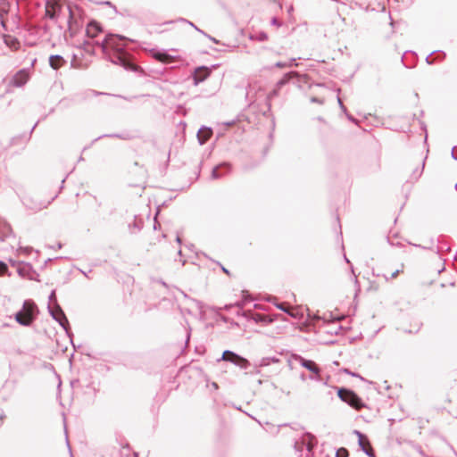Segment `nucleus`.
<instances>
[{
    "label": "nucleus",
    "mask_w": 457,
    "mask_h": 457,
    "mask_svg": "<svg viewBox=\"0 0 457 457\" xmlns=\"http://www.w3.org/2000/svg\"><path fill=\"white\" fill-rule=\"evenodd\" d=\"M12 234V228L9 224L0 220V241H4Z\"/></svg>",
    "instance_id": "a211bd4d"
},
{
    "label": "nucleus",
    "mask_w": 457,
    "mask_h": 457,
    "mask_svg": "<svg viewBox=\"0 0 457 457\" xmlns=\"http://www.w3.org/2000/svg\"><path fill=\"white\" fill-rule=\"evenodd\" d=\"M66 63L62 56L59 54H53L49 57V65L54 70H58Z\"/></svg>",
    "instance_id": "dca6fc26"
},
{
    "label": "nucleus",
    "mask_w": 457,
    "mask_h": 457,
    "mask_svg": "<svg viewBox=\"0 0 457 457\" xmlns=\"http://www.w3.org/2000/svg\"><path fill=\"white\" fill-rule=\"evenodd\" d=\"M271 23H272L273 25H277V24H278V21H277V19H276V18H273V19H272V21H271Z\"/></svg>",
    "instance_id": "e433bc0d"
},
{
    "label": "nucleus",
    "mask_w": 457,
    "mask_h": 457,
    "mask_svg": "<svg viewBox=\"0 0 457 457\" xmlns=\"http://www.w3.org/2000/svg\"><path fill=\"white\" fill-rule=\"evenodd\" d=\"M55 248L57 249H61L62 248V244L61 243H58L57 245H55Z\"/></svg>",
    "instance_id": "ea45409f"
},
{
    "label": "nucleus",
    "mask_w": 457,
    "mask_h": 457,
    "mask_svg": "<svg viewBox=\"0 0 457 457\" xmlns=\"http://www.w3.org/2000/svg\"><path fill=\"white\" fill-rule=\"evenodd\" d=\"M46 15L52 20L55 17L54 12H50L48 10H46Z\"/></svg>",
    "instance_id": "2f4dec72"
},
{
    "label": "nucleus",
    "mask_w": 457,
    "mask_h": 457,
    "mask_svg": "<svg viewBox=\"0 0 457 457\" xmlns=\"http://www.w3.org/2000/svg\"><path fill=\"white\" fill-rule=\"evenodd\" d=\"M38 309L31 300H26L22 308L15 314V320L21 326L29 327L37 318Z\"/></svg>",
    "instance_id": "f03ea898"
},
{
    "label": "nucleus",
    "mask_w": 457,
    "mask_h": 457,
    "mask_svg": "<svg viewBox=\"0 0 457 457\" xmlns=\"http://www.w3.org/2000/svg\"><path fill=\"white\" fill-rule=\"evenodd\" d=\"M148 52L153 58L162 63H170L176 59L174 56L169 54L166 51H160L153 48L148 50Z\"/></svg>",
    "instance_id": "9d476101"
},
{
    "label": "nucleus",
    "mask_w": 457,
    "mask_h": 457,
    "mask_svg": "<svg viewBox=\"0 0 457 457\" xmlns=\"http://www.w3.org/2000/svg\"><path fill=\"white\" fill-rule=\"evenodd\" d=\"M179 21L187 23V24H189L191 27H193L195 30H197L198 32H200V33H202V34H204V35H206V34H205L202 29H200L199 28H197V27H196L193 22H191V21H187V20H186V19H184V18H180V19L179 20Z\"/></svg>",
    "instance_id": "a878e982"
},
{
    "label": "nucleus",
    "mask_w": 457,
    "mask_h": 457,
    "mask_svg": "<svg viewBox=\"0 0 457 457\" xmlns=\"http://www.w3.org/2000/svg\"><path fill=\"white\" fill-rule=\"evenodd\" d=\"M435 53H438V51H434V52L430 53V54L426 57V62H427V63H428V64H432V63H434L435 59H432V58H431V55H432L433 54H435ZM439 55H440V58H441V59H443V58L445 57V54L444 53H442V52H439Z\"/></svg>",
    "instance_id": "b1692460"
},
{
    "label": "nucleus",
    "mask_w": 457,
    "mask_h": 457,
    "mask_svg": "<svg viewBox=\"0 0 457 457\" xmlns=\"http://www.w3.org/2000/svg\"><path fill=\"white\" fill-rule=\"evenodd\" d=\"M251 38L262 42L268 39V35L265 32H258L252 36Z\"/></svg>",
    "instance_id": "4be33fe9"
},
{
    "label": "nucleus",
    "mask_w": 457,
    "mask_h": 457,
    "mask_svg": "<svg viewBox=\"0 0 457 457\" xmlns=\"http://www.w3.org/2000/svg\"><path fill=\"white\" fill-rule=\"evenodd\" d=\"M212 386V387H213V388H215V389H218V387H219V386H218V384H217V383H215V382H213Z\"/></svg>",
    "instance_id": "4c0bfd02"
},
{
    "label": "nucleus",
    "mask_w": 457,
    "mask_h": 457,
    "mask_svg": "<svg viewBox=\"0 0 457 457\" xmlns=\"http://www.w3.org/2000/svg\"><path fill=\"white\" fill-rule=\"evenodd\" d=\"M452 157H453L454 160H456V161H457V156H456V155H455V154H454V148H453V150H452Z\"/></svg>",
    "instance_id": "c9c22d12"
},
{
    "label": "nucleus",
    "mask_w": 457,
    "mask_h": 457,
    "mask_svg": "<svg viewBox=\"0 0 457 457\" xmlns=\"http://www.w3.org/2000/svg\"><path fill=\"white\" fill-rule=\"evenodd\" d=\"M348 451L345 448H340L336 453V457H347Z\"/></svg>",
    "instance_id": "bb28decb"
},
{
    "label": "nucleus",
    "mask_w": 457,
    "mask_h": 457,
    "mask_svg": "<svg viewBox=\"0 0 457 457\" xmlns=\"http://www.w3.org/2000/svg\"><path fill=\"white\" fill-rule=\"evenodd\" d=\"M4 42L8 47L13 50H17L20 47L19 40L12 36L4 35Z\"/></svg>",
    "instance_id": "6ab92c4d"
},
{
    "label": "nucleus",
    "mask_w": 457,
    "mask_h": 457,
    "mask_svg": "<svg viewBox=\"0 0 457 457\" xmlns=\"http://www.w3.org/2000/svg\"><path fill=\"white\" fill-rule=\"evenodd\" d=\"M403 264H402V265H401V269H398V270H395V271L391 274L390 278L386 277V280H389L390 278H395L399 275V273L403 271Z\"/></svg>",
    "instance_id": "cd10ccee"
},
{
    "label": "nucleus",
    "mask_w": 457,
    "mask_h": 457,
    "mask_svg": "<svg viewBox=\"0 0 457 457\" xmlns=\"http://www.w3.org/2000/svg\"><path fill=\"white\" fill-rule=\"evenodd\" d=\"M295 359L300 363L301 366L311 371L314 376H310V379L320 381V369L319 366L311 360H306L300 355H295Z\"/></svg>",
    "instance_id": "423d86ee"
},
{
    "label": "nucleus",
    "mask_w": 457,
    "mask_h": 457,
    "mask_svg": "<svg viewBox=\"0 0 457 457\" xmlns=\"http://www.w3.org/2000/svg\"><path fill=\"white\" fill-rule=\"evenodd\" d=\"M210 37L211 40L216 42V40L213 37Z\"/></svg>",
    "instance_id": "49530a36"
},
{
    "label": "nucleus",
    "mask_w": 457,
    "mask_h": 457,
    "mask_svg": "<svg viewBox=\"0 0 457 457\" xmlns=\"http://www.w3.org/2000/svg\"><path fill=\"white\" fill-rule=\"evenodd\" d=\"M230 171V164L228 162H223L214 167L212 171V178L214 179L221 178L224 174Z\"/></svg>",
    "instance_id": "4468645a"
},
{
    "label": "nucleus",
    "mask_w": 457,
    "mask_h": 457,
    "mask_svg": "<svg viewBox=\"0 0 457 457\" xmlns=\"http://www.w3.org/2000/svg\"><path fill=\"white\" fill-rule=\"evenodd\" d=\"M316 443L315 436L310 433H306L302 436L301 440L295 443V447L297 451L306 449L308 453H311Z\"/></svg>",
    "instance_id": "0eeeda50"
},
{
    "label": "nucleus",
    "mask_w": 457,
    "mask_h": 457,
    "mask_svg": "<svg viewBox=\"0 0 457 457\" xmlns=\"http://www.w3.org/2000/svg\"><path fill=\"white\" fill-rule=\"evenodd\" d=\"M8 270L7 265L0 261V275L5 273V271Z\"/></svg>",
    "instance_id": "c756f323"
},
{
    "label": "nucleus",
    "mask_w": 457,
    "mask_h": 457,
    "mask_svg": "<svg viewBox=\"0 0 457 457\" xmlns=\"http://www.w3.org/2000/svg\"><path fill=\"white\" fill-rule=\"evenodd\" d=\"M337 100H338V104H339V106L341 107V109H342L344 112H345V111H346V109H345V105L343 104V103H342V101H341L340 97H338V98H337Z\"/></svg>",
    "instance_id": "72a5a7b5"
},
{
    "label": "nucleus",
    "mask_w": 457,
    "mask_h": 457,
    "mask_svg": "<svg viewBox=\"0 0 457 457\" xmlns=\"http://www.w3.org/2000/svg\"><path fill=\"white\" fill-rule=\"evenodd\" d=\"M4 14H7V10L4 7V8L0 9V22H1V26L3 27V29L4 30H6L7 29H6L5 21L4 20Z\"/></svg>",
    "instance_id": "5701e85b"
},
{
    "label": "nucleus",
    "mask_w": 457,
    "mask_h": 457,
    "mask_svg": "<svg viewBox=\"0 0 457 457\" xmlns=\"http://www.w3.org/2000/svg\"><path fill=\"white\" fill-rule=\"evenodd\" d=\"M185 305L187 308L189 313H196L198 312L200 316H204V303L198 300L189 298L187 295H185Z\"/></svg>",
    "instance_id": "6e6552de"
},
{
    "label": "nucleus",
    "mask_w": 457,
    "mask_h": 457,
    "mask_svg": "<svg viewBox=\"0 0 457 457\" xmlns=\"http://www.w3.org/2000/svg\"><path fill=\"white\" fill-rule=\"evenodd\" d=\"M102 31V28L98 22L92 21L87 24V36L89 37H96Z\"/></svg>",
    "instance_id": "2eb2a0df"
},
{
    "label": "nucleus",
    "mask_w": 457,
    "mask_h": 457,
    "mask_svg": "<svg viewBox=\"0 0 457 457\" xmlns=\"http://www.w3.org/2000/svg\"><path fill=\"white\" fill-rule=\"evenodd\" d=\"M258 316L260 317V320H262V321L266 320V317H262V316H261V315H258Z\"/></svg>",
    "instance_id": "79ce46f5"
},
{
    "label": "nucleus",
    "mask_w": 457,
    "mask_h": 457,
    "mask_svg": "<svg viewBox=\"0 0 457 457\" xmlns=\"http://www.w3.org/2000/svg\"><path fill=\"white\" fill-rule=\"evenodd\" d=\"M81 272L83 273V275L87 278H90V277L88 276V273L85 272V271H82Z\"/></svg>",
    "instance_id": "58836bf2"
},
{
    "label": "nucleus",
    "mask_w": 457,
    "mask_h": 457,
    "mask_svg": "<svg viewBox=\"0 0 457 457\" xmlns=\"http://www.w3.org/2000/svg\"><path fill=\"white\" fill-rule=\"evenodd\" d=\"M212 134V131L210 128H201L197 133V138L200 145H204L211 137Z\"/></svg>",
    "instance_id": "f3484780"
},
{
    "label": "nucleus",
    "mask_w": 457,
    "mask_h": 457,
    "mask_svg": "<svg viewBox=\"0 0 457 457\" xmlns=\"http://www.w3.org/2000/svg\"><path fill=\"white\" fill-rule=\"evenodd\" d=\"M25 205L28 207V208H30L34 211H38V210H41L43 208H46L47 205L50 204V202H47V203H40L39 204L37 205H32L29 203V200L28 199H25V202H24Z\"/></svg>",
    "instance_id": "412c9836"
},
{
    "label": "nucleus",
    "mask_w": 457,
    "mask_h": 457,
    "mask_svg": "<svg viewBox=\"0 0 457 457\" xmlns=\"http://www.w3.org/2000/svg\"><path fill=\"white\" fill-rule=\"evenodd\" d=\"M311 101L312 103H317V104H323V101L321 99H320L318 97H315V96L312 97Z\"/></svg>",
    "instance_id": "7c9ffc66"
},
{
    "label": "nucleus",
    "mask_w": 457,
    "mask_h": 457,
    "mask_svg": "<svg viewBox=\"0 0 457 457\" xmlns=\"http://www.w3.org/2000/svg\"><path fill=\"white\" fill-rule=\"evenodd\" d=\"M125 37L109 34L103 42L97 43L101 47L105 57L116 65H120L126 70H136L137 67L130 62L128 53L124 50L125 46L120 44L125 40Z\"/></svg>",
    "instance_id": "f257e3e1"
},
{
    "label": "nucleus",
    "mask_w": 457,
    "mask_h": 457,
    "mask_svg": "<svg viewBox=\"0 0 457 457\" xmlns=\"http://www.w3.org/2000/svg\"><path fill=\"white\" fill-rule=\"evenodd\" d=\"M29 79V72L26 69L20 70L12 77V83L16 87L24 86Z\"/></svg>",
    "instance_id": "9b49d317"
},
{
    "label": "nucleus",
    "mask_w": 457,
    "mask_h": 457,
    "mask_svg": "<svg viewBox=\"0 0 457 457\" xmlns=\"http://www.w3.org/2000/svg\"><path fill=\"white\" fill-rule=\"evenodd\" d=\"M276 307L281 311H283L284 312H287V314H289L291 317H295V314L293 313L292 312L289 311V309L286 308L285 307V303H276L275 304Z\"/></svg>",
    "instance_id": "393cba45"
},
{
    "label": "nucleus",
    "mask_w": 457,
    "mask_h": 457,
    "mask_svg": "<svg viewBox=\"0 0 457 457\" xmlns=\"http://www.w3.org/2000/svg\"><path fill=\"white\" fill-rule=\"evenodd\" d=\"M177 242H178L179 244H180V243H181V239H180V237H177Z\"/></svg>",
    "instance_id": "c03bdc74"
},
{
    "label": "nucleus",
    "mask_w": 457,
    "mask_h": 457,
    "mask_svg": "<svg viewBox=\"0 0 457 457\" xmlns=\"http://www.w3.org/2000/svg\"><path fill=\"white\" fill-rule=\"evenodd\" d=\"M20 250L24 252L26 254H28L32 251V248L31 247H24V248H21Z\"/></svg>",
    "instance_id": "473e14b6"
},
{
    "label": "nucleus",
    "mask_w": 457,
    "mask_h": 457,
    "mask_svg": "<svg viewBox=\"0 0 457 457\" xmlns=\"http://www.w3.org/2000/svg\"><path fill=\"white\" fill-rule=\"evenodd\" d=\"M354 434L358 436V444L361 449L369 456L375 457L373 449L370 444L368 437L358 430H354Z\"/></svg>",
    "instance_id": "1a4fd4ad"
},
{
    "label": "nucleus",
    "mask_w": 457,
    "mask_h": 457,
    "mask_svg": "<svg viewBox=\"0 0 457 457\" xmlns=\"http://www.w3.org/2000/svg\"><path fill=\"white\" fill-rule=\"evenodd\" d=\"M345 372L351 374L352 376L353 377H357L358 375H356L355 373H352V372H349L347 370H345Z\"/></svg>",
    "instance_id": "37998d69"
},
{
    "label": "nucleus",
    "mask_w": 457,
    "mask_h": 457,
    "mask_svg": "<svg viewBox=\"0 0 457 457\" xmlns=\"http://www.w3.org/2000/svg\"><path fill=\"white\" fill-rule=\"evenodd\" d=\"M222 270H223L225 273H228V271L227 270V269H225L224 267L222 268Z\"/></svg>",
    "instance_id": "a18cd8bd"
},
{
    "label": "nucleus",
    "mask_w": 457,
    "mask_h": 457,
    "mask_svg": "<svg viewBox=\"0 0 457 457\" xmlns=\"http://www.w3.org/2000/svg\"><path fill=\"white\" fill-rule=\"evenodd\" d=\"M245 301V299L242 303H237V305L239 306V307H242Z\"/></svg>",
    "instance_id": "a19ab883"
},
{
    "label": "nucleus",
    "mask_w": 457,
    "mask_h": 457,
    "mask_svg": "<svg viewBox=\"0 0 457 457\" xmlns=\"http://www.w3.org/2000/svg\"><path fill=\"white\" fill-rule=\"evenodd\" d=\"M300 74L297 71H290L286 73L281 79H279L276 84V88L272 90L270 94V96H275L278 95V90L285 86L292 78H297Z\"/></svg>",
    "instance_id": "ddd939ff"
},
{
    "label": "nucleus",
    "mask_w": 457,
    "mask_h": 457,
    "mask_svg": "<svg viewBox=\"0 0 457 457\" xmlns=\"http://www.w3.org/2000/svg\"><path fill=\"white\" fill-rule=\"evenodd\" d=\"M293 66H298L296 62V58H292L287 62H278L275 63V67L277 68H290Z\"/></svg>",
    "instance_id": "aec40b11"
},
{
    "label": "nucleus",
    "mask_w": 457,
    "mask_h": 457,
    "mask_svg": "<svg viewBox=\"0 0 457 457\" xmlns=\"http://www.w3.org/2000/svg\"><path fill=\"white\" fill-rule=\"evenodd\" d=\"M338 397L345 403L356 410H360L362 407L361 398L352 390L346 388H339L337 390Z\"/></svg>",
    "instance_id": "7ed1b4c3"
},
{
    "label": "nucleus",
    "mask_w": 457,
    "mask_h": 457,
    "mask_svg": "<svg viewBox=\"0 0 457 457\" xmlns=\"http://www.w3.org/2000/svg\"><path fill=\"white\" fill-rule=\"evenodd\" d=\"M423 169H424V163L422 164V168H421V170H416V171H415V173L417 174V176H418V177H419V176H420V174H421V172H422Z\"/></svg>",
    "instance_id": "f704fd0d"
},
{
    "label": "nucleus",
    "mask_w": 457,
    "mask_h": 457,
    "mask_svg": "<svg viewBox=\"0 0 457 457\" xmlns=\"http://www.w3.org/2000/svg\"><path fill=\"white\" fill-rule=\"evenodd\" d=\"M48 311L52 318L59 323V325L66 331V333H68L69 321L61 306L57 303H55V305L53 307H51L49 304Z\"/></svg>",
    "instance_id": "39448f33"
},
{
    "label": "nucleus",
    "mask_w": 457,
    "mask_h": 457,
    "mask_svg": "<svg viewBox=\"0 0 457 457\" xmlns=\"http://www.w3.org/2000/svg\"><path fill=\"white\" fill-rule=\"evenodd\" d=\"M217 361H228L244 370H246L250 366L248 360L229 350L224 351L221 357Z\"/></svg>",
    "instance_id": "20e7f679"
},
{
    "label": "nucleus",
    "mask_w": 457,
    "mask_h": 457,
    "mask_svg": "<svg viewBox=\"0 0 457 457\" xmlns=\"http://www.w3.org/2000/svg\"><path fill=\"white\" fill-rule=\"evenodd\" d=\"M210 70L205 66L196 68L193 74L194 85L197 86L204 81L210 76Z\"/></svg>",
    "instance_id": "f8f14e48"
},
{
    "label": "nucleus",
    "mask_w": 457,
    "mask_h": 457,
    "mask_svg": "<svg viewBox=\"0 0 457 457\" xmlns=\"http://www.w3.org/2000/svg\"><path fill=\"white\" fill-rule=\"evenodd\" d=\"M49 303L53 304V306L55 305V303H57L56 301V295H55V291H52L50 295H49Z\"/></svg>",
    "instance_id": "c85d7f7f"
}]
</instances>
